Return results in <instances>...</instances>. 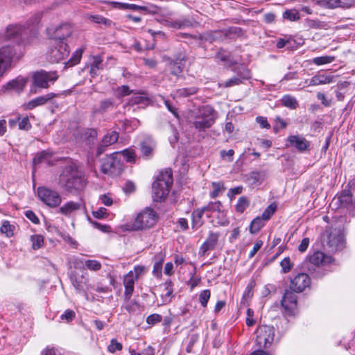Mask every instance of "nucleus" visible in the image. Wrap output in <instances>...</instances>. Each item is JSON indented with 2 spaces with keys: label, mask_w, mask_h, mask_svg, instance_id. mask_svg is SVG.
Listing matches in <instances>:
<instances>
[{
  "label": "nucleus",
  "mask_w": 355,
  "mask_h": 355,
  "mask_svg": "<svg viewBox=\"0 0 355 355\" xmlns=\"http://www.w3.org/2000/svg\"><path fill=\"white\" fill-rule=\"evenodd\" d=\"M241 83H243L241 82V79L239 78V77H237V76H235L232 78H230L229 80L224 82L223 83H219V86L224 87H230L239 85Z\"/></svg>",
  "instance_id": "obj_52"
},
{
  "label": "nucleus",
  "mask_w": 355,
  "mask_h": 355,
  "mask_svg": "<svg viewBox=\"0 0 355 355\" xmlns=\"http://www.w3.org/2000/svg\"><path fill=\"white\" fill-rule=\"evenodd\" d=\"M211 292L209 289L202 291L199 293V302L203 307H206L210 298Z\"/></svg>",
  "instance_id": "obj_48"
},
{
  "label": "nucleus",
  "mask_w": 355,
  "mask_h": 355,
  "mask_svg": "<svg viewBox=\"0 0 355 355\" xmlns=\"http://www.w3.org/2000/svg\"><path fill=\"white\" fill-rule=\"evenodd\" d=\"M309 261L315 266L323 263H329L331 261V257L326 256L323 252L318 251L309 257Z\"/></svg>",
  "instance_id": "obj_26"
},
{
  "label": "nucleus",
  "mask_w": 355,
  "mask_h": 355,
  "mask_svg": "<svg viewBox=\"0 0 355 355\" xmlns=\"http://www.w3.org/2000/svg\"><path fill=\"white\" fill-rule=\"evenodd\" d=\"M162 24L164 26L172 27L176 29L185 28L187 27H190L192 26V22L189 19L186 18L177 19L175 21L164 19L162 21Z\"/></svg>",
  "instance_id": "obj_23"
},
{
  "label": "nucleus",
  "mask_w": 355,
  "mask_h": 355,
  "mask_svg": "<svg viewBox=\"0 0 355 355\" xmlns=\"http://www.w3.org/2000/svg\"><path fill=\"white\" fill-rule=\"evenodd\" d=\"M51 157V155L49 153L45 151H42L38 153L33 159V164H37L40 163H46L47 164Z\"/></svg>",
  "instance_id": "obj_45"
},
{
  "label": "nucleus",
  "mask_w": 355,
  "mask_h": 355,
  "mask_svg": "<svg viewBox=\"0 0 355 355\" xmlns=\"http://www.w3.org/2000/svg\"><path fill=\"white\" fill-rule=\"evenodd\" d=\"M335 58L330 55H324L321 57H316L312 60V62L316 65H322L329 64L334 61Z\"/></svg>",
  "instance_id": "obj_46"
},
{
  "label": "nucleus",
  "mask_w": 355,
  "mask_h": 355,
  "mask_svg": "<svg viewBox=\"0 0 355 355\" xmlns=\"http://www.w3.org/2000/svg\"><path fill=\"white\" fill-rule=\"evenodd\" d=\"M311 279L306 273H299L291 279L289 288L294 292L301 293L309 286Z\"/></svg>",
  "instance_id": "obj_13"
},
{
  "label": "nucleus",
  "mask_w": 355,
  "mask_h": 355,
  "mask_svg": "<svg viewBox=\"0 0 355 355\" xmlns=\"http://www.w3.org/2000/svg\"><path fill=\"white\" fill-rule=\"evenodd\" d=\"M173 288L171 286V282L166 284L165 293L161 295L162 303L164 304H168L171 302L173 298Z\"/></svg>",
  "instance_id": "obj_38"
},
{
  "label": "nucleus",
  "mask_w": 355,
  "mask_h": 355,
  "mask_svg": "<svg viewBox=\"0 0 355 355\" xmlns=\"http://www.w3.org/2000/svg\"><path fill=\"white\" fill-rule=\"evenodd\" d=\"M31 125L27 116L22 118L19 122V128L20 130H28Z\"/></svg>",
  "instance_id": "obj_62"
},
{
  "label": "nucleus",
  "mask_w": 355,
  "mask_h": 355,
  "mask_svg": "<svg viewBox=\"0 0 355 355\" xmlns=\"http://www.w3.org/2000/svg\"><path fill=\"white\" fill-rule=\"evenodd\" d=\"M280 266L282 268V272L283 273H287L293 268V263L291 262L290 257H287L281 261Z\"/></svg>",
  "instance_id": "obj_50"
},
{
  "label": "nucleus",
  "mask_w": 355,
  "mask_h": 355,
  "mask_svg": "<svg viewBox=\"0 0 355 355\" xmlns=\"http://www.w3.org/2000/svg\"><path fill=\"white\" fill-rule=\"evenodd\" d=\"M105 3H110L113 5L114 8H118L119 9L125 10L130 9L132 10H142V6L136 5V4H129L125 3H119V2H109V1H103Z\"/></svg>",
  "instance_id": "obj_32"
},
{
  "label": "nucleus",
  "mask_w": 355,
  "mask_h": 355,
  "mask_svg": "<svg viewBox=\"0 0 355 355\" xmlns=\"http://www.w3.org/2000/svg\"><path fill=\"white\" fill-rule=\"evenodd\" d=\"M58 96L57 94L48 93L46 95L38 96L28 101L24 105V107L26 110H33L36 107L42 106L47 103L53 98Z\"/></svg>",
  "instance_id": "obj_16"
},
{
  "label": "nucleus",
  "mask_w": 355,
  "mask_h": 355,
  "mask_svg": "<svg viewBox=\"0 0 355 355\" xmlns=\"http://www.w3.org/2000/svg\"><path fill=\"white\" fill-rule=\"evenodd\" d=\"M172 184V171L167 168L162 171L153 184L154 200L159 202L164 200L168 195Z\"/></svg>",
  "instance_id": "obj_4"
},
{
  "label": "nucleus",
  "mask_w": 355,
  "mask_h": 355,
  "mask_svg": "<svg viewBox=\"0 0 355 355\" xmlns=\"http://www.w3.org/2000/svg\"><path fill=\"white\" fill-rule=\"evenodd\" d=\"M355 0H336L337 8H349L354 6Z\"/></svg>",
  "instance_id": "obj_60"
},
{
  "label": "nucleus",
  "mask_w": 355,
  "mask_h": 355,
  "mask_svg": "<svg viewBox=\"0 0 355 355\" xmlns=\"http://www.w3.org/2000/svg\"><path fill=\"white\" fill-rule=\"evenodd\" d=\"M281 101L284 106L290 109H295L298 105L296 98L290 95H284Z\"/></svg>",
  "instance_id": "obj_35"
},
{
  "label": "nucleus",
  "mask_w": 355,
  "mask_h": 355,
  "mask_svg": "<svg viewBox=\"0 0 355 355\" xmlns=\"http://www.w3.org/2000/svg\"><path fill=\"white\" fill-rule=\"evenodd\" d=\"M250 200L245 196H241L239 198L236 205H235V209L237 212L242 214L249 207Z\"/></svg>",
  "instance_id": "obj_37"
},
{
  "label": "nucleus",
  "mask_w": 355,
  "mask_h": 355,
  "mask_svg": "<svg viewBox=\"0 0 355 355\" xmlns=\"http://www.w3.org/2000/svg\"><path fill=\"white\" fill-rule=\"evenodd\" d=\"M14 225H11L8 220L3 221L0 228L1 232L6 234L7 237H11L14 235Z\"/></svg>",
  "instance_id": "obj_40"
},
{
  "label": "nucleus",
  "mask_w": 355,
  "mask_h": 355,
  "mask_svg": "<svg viewBox=\"0 0 355 355\" xmlns=\"http://www.w3.org/2000/svg\"><path fill=\"white\" fill-rule=\"evenodd\" d=\"M37 193L39 199L49 207H57L62 202L60 193L57 191L46 187H39L37 189Z\"/></svg>",
  "instance_id": "obj_6"
},
{
  "label": "nucleus",
  "mask_w": 355,
  "mask_h": 355,
  "mask_svg": "<svg viewBox=\"0 0 355 355\" xmlns=\"http://www.w3.org/2000/svg\"><path fill=\"white\" fill-rule=\"evenodd\" d=\"M236 76L241 78L243 83V80L250 78V72L248 69L241 67L238 70Z\"/></svg>",
  "instance_id": "obj_57"
},
{
  "label": "nucleus",
  "mask_w": 355,
  "mask_h": 355,
  "mask_svg": "<svg viewBox=\"0 0 355 355\" xmlns=\"http://www.w3.org/2000/svg\"><path fill=\"white\" fill-rule=\"evenodd\" d=\"M75 315L76 314L73 311L67 309L63 314L61 315L60 319L62 320H66L67 322H70L74 318Z\"/></svg>",
  "instance_id": "obj_61"
},
{
  "label": "nucleus",
  "mask_w": 355,
  "mask_h": 355,
  "mask_svg": "<svg viewBox=\"0 0 355 355\" xmlns=\"http://www.w3.org/2000/svg\"><path fill=\"white\" fill-rule=\"evenodd\" d=\"M118 156L119 153L116 152L104 159L101 166V171L103 173L112 176H117L121 173L123 164Z\"/></svg>",
  "instance_id": "obj_5"
},
{
  "label": "nucleus",
  "mask_w": 355,
  "mask_h": 355,
  "mask_svg": "<svg viewBox=\"0 0 355 355\" xmlns=\"http://www.w3.org/2000/svg\"><path fill=\"white\" fill-rule=\"evenodd\" d=\"M142 11L149 14H158L161 12L162 9L154 4H148L145 6H142Z\"/></svg>",
  "instance_id": "obj_55"
},
{
  "label": "nucleus",
  "mask_w": 355,
  "mask_h": 355,
  "mask_svg": "<svg viewBox=\"0 0 355 355\" xmlns=\"http://www.w3.org/2000/svg\"><path fill=\"white\" fill-rule=\"evenodd\" d=\"M89 19L96 24H103L105 26H110L112 21L101 15H91Z\"/></svg>",
  "instance_id": "obj_53"
},
{
  "label": "nucleus",
  "mask_w": 355,
  "mask_h": 355,
  "mask_svg": "<svg viewBox=\"0 0 355 355\" xmlns=\"http://www.w3.org/2000/svg\"><path fill=\"white\" fill-rule=\"evenodd\" d=\"M25 29L19 25H11L7 28L6 36L9 40H15L21 36Z\"/></svg>",
  "instance_id": "obj_27"
},
{
  "label": "nucleus",
  "mask_w": 355,
  "mask_h": 355,
  "mask_svg": "<svg viewBox=\"0 0 355 355\" xmlns=\"http://www.w3.org/2000/svg\"><path fill=\"white\" fill-rule=\"evenodd\" d=\"M275 338V329L272 326L262 325L257 330V343L260 347H269Z\"/></svg>",
  "instance_id": "obj_11"
},
{
  "label": "nucleus",
  "mask_w": 355,
  "mask_h": 355,
  "mask_svg": "<svg viewBox=\"0 0 355 355\" xmlns=\"http://www.w3.org/2000/svg\"><path fill=\"white\" fill-rule=\"evenodd\" d=\"M218 238V233L210 232L206 241L200 248L199 254L205 255L207 251L214 250L217 245Z\"/></svg>",
  "instance_id": "obj_19"
},
{
  "label": "nucleus",
  "mask_w": 355,
  "mask_h": 355,
  "mask_svg": "<svg viewBox=\"0 0 355 355\" xmlns=\"http://www.w3.org/2000/svg\"><path fill=\"white\" fill-rule=\"evenodd\" d=\"M84 52V48L81 47L78 49L72 55L71 58L67 62V65L68 67H73L77 64H78L82 58L83 53Z\"/></svg>",
  "instance_id": "obj_34"
},
{
  "label": "nucleus",
  "mask_w": 355,
  "mask_h": 355,
  "mask_svg": "<svg viewBox=\"0 0 355 355\" xmlns=\"http://www.w3.org/2000/svg\"><path fill=\"white\" fill-rule=\"evenodd\" d=\"M162 320V316L157 313H153L148 315L146 318V322L150 325H155Z\"/></svg>",
  "instance_id": "obj_56"
},
{
  "label": "nucleus",
  "mask_w": 355,
  "mask_h": 355,
  "mask_svg": "<svg viewBox=\"0 0 355 355\" xmlns=\"http://www.w3.org/2000/svg\"><path fill=\"white\" fill-rule=\"evenodd\" d=\"M205 212V211L202 207L193 211L192 214V223L193 228H198L202 225L203 221L202 218Z\"/></svg>",
  "instance_id": "obj_30"
},
{
  "label": "nucleus",
  "mask_w": 355,
  "mask_h": 355,
  "mask_svg": "<svg viewBox=\"0 0 355 355\" xmlns=\"http://www.w3.org/2000/svg\"><path fill=\"white\" fill-rule=\"evenodd\" d=\"M15 55L14 46L7 45L0 49V77L10 67Z\"/></svg>",
  "instance_id": "obj_12"
},
{
  "label": "nucleus",
  "mask_w": 355,
  "mask_h": 355,
  "mask_svg": "<svg viewBox=\"0 0 355 355\" xmlns=\"http://www.w3.org/2000/svg\"><path fill=\"white\" fill-rule=\"evenodd\" d=\"M213 191L210 193V197L211 198H216L218 196L219 193L222 190L225 189L223 184L221 182H212Z\"/></svg>",
  "instance_id": "obj_49"
},
{
  "label": "nucleus",
  "mask_w": 355,
  "mask_h": 355,
  "mask_svg": "<svg viewBox=\"0 0 355 355\" xmlns=\"http://www.w3.org/2000/svg\"><path fill=\"white\" fill-rule=\"evenodd\" d=\"M81 207V204L78 202L69 201L59 208L58 213L70 216Z\"/></svg>",
  "instance_id": "obj_22"
},
{
  "label": "nucleus",
  "mask_w": 355,
  "mask_h": 355,
  "mask_svg": "<svg viewBox=\"0 0 355 355\" xmlns=\"http://www.w3.org/2000/svg\"><path fill=\"white\" fill-rule=\"evenodd\" d=\"M71 281L73 287L78 292L83 293L85 295H87V292L85 288L86 282L83 276L77 277L76 275H71Z\"/></svg>",
  "instance_id": "obj_28"
},
{
  "label": "nucleus",
  "mask_w": 355,
  "mask_h": 355,
  "mask_svg": "<svg viewBox=\"0 0 355 355\" xmlns=\"http://www.w3.org/2000/svg\"><path fill=\"white\" fill-rule=\"evenodd\" d=\"M113 107V103L110 100H104L101 101L98 107H95L93 109L94 114L103 113L106 112L107 110Z\"/></svg>",
  "instance_id": "obj_36"
},
{
  "label": "nucleus",
  "mask_w": 355,
  "mask_h": 355,
  "mask_svg": "<svg viewBox=\"0 0 355 355\" xmlns=\"http://www.w3.org/2000/svg\"><path fill=\"white\" fill-rule=\"evenodd\" d=\"M158 220V215L151 208H146L140 211L132 223L126 224L125 229L128 231L147 230L153 227Z\"/></svg>",
  "instance_id": "obj_3"
},
{
  "label": "nucleus",
  "mask_w": 355,
  "mask_h": 355,
  "mask_svg": "<svg viewBox=\"0 0 355 355\" xmlns=\"http://www.w3.org/2000/svg\"><path fill=\"white\" fill-rule=\"evenodd\" d=\"M331 206L336 207V208H345L351 215L355 216V200H354L349 189L343 190L339 195L333 199Z\"/></svg>",
  "instance_id": "obj_7"
},
{
  "label": "nucleus",
  "mask_w": 355,
  "mask_h": 355,
  "mask_svg": "<svg viewBox=\"0 0 355 355\" xmlns=\"http://www.w3.org/2000/svg\"><path fill=\"white\" fill-rule=\"evenodd\" d=\"M221 207H222V205H221L220 202L216 201V202H211L207 205L203 207L202 208L204 209V210L205 211H210V212L218 211V212H220V209H221Z\"/></svg>",
  "instance_id": "obj_51"
},
{
  "label": "nucleus",
  "mask_w": 355,
  "mask_h": 355,
  "mask_svg": "<svg viewBox=\"0 0 355 355\" xmlns=\"http://www.w3.org/2000/svg\"><path fill=\"white\" fill-rule=\"evenodd\" d=\"M323 243L332 252L341 250L345 247L343 235L337 230L328 232L326 238H324Z\"/></svg>",
  "instance_id": "obj_10"
},
{
  "label": "nucleus",
  "mask_w": 355,
  "mask_h": 355,
  "mask_svg": "<svg viewBox=\"0 0 355 355\" xmlns=\"http://www.w3.org/2000/svg\"><path fill=\"white\" fill-rule=\"evenodd\" d=\"M137 279L133 277L132 271H130L124 277L123 285L125 286L124 295L125 299L129 300L134 291L135 282Z\"/></svg>",
  "instance_id": "obj_20"
},
{
  "label": "nucleus",
  "mask_w": 355,
  "mask_h": 355,
  "mask_svg": "<svg viewBox=\"0 0 355 355\" xmlns=\"http://www.w3.org/2000/svg\"><path fill=\"white\" fill-rule=\"evenodd\" d=\"M281 304L287 314L293 315L297 307L296 295L291 291H286Z\"/></svg>",
  "instance_id": "obj_15"
},
{
  "label": "nucleus",
  "mask_w": 355,
  "mask_h": 355,
  "mask_svg": "<svg viewBox=\"0 0 355 355\" xmlns=\"http://www.w3.org/2000/svg\"><path fill=\"white\" fill-rule=\"evenodd\" d=\"M118 153L119 155H122L128 162H135V151L134 149L127 148Z\"/></svg>",
  "instance_id": "obj_47"
},
{
  "label": "nucleus",
  "mask_w": 355,
  "mask_h": 355,
  "mask_svg": "<svg viewBox=\"0 0 355 355\" xmlns=\"http://www.w3.org/2000/svg\"><path fill=\"white\" fill-rule=\"evenodd\" d=\"M133 95L128 101V105H139L146 106L149 103V98L147 94L144 92H133Z\"/></svg>",
  "instance_id": "obj_24"
},
{
  "label": "nucleus",
  "mask_w": 355,
  "mask_h": 355,
  "mask_svg": "<svg viewBox=\"0 0 355 355\" xmlns=\"http://www.w3.org/2000/svg\"><path fill=\"white\" fill-rule=\"evenodd\" d=\"M216 114L214 110L205 105L191 111L188 116V123L199 132L209 128L215 122Z\"/></svg>",
  "instance_id": "obj_1"
},
{
  "label": "nucleus",
  "mask_w": 355,
  "mask_h": 355,
  "mask_svg": "<svg viewBox=\"0 0 355 355\" xmlns=\"http://www.w3.org/2000/svg\"><path fill=\"white\" fill-rule=\"evenodd\" d=\"M47 33L53 40L64 42L67 37L71 35L72 29L69 25L63 24L55 28L53 27L48 28Z\"/></svg>",
  "instance_id": "obj_14"
},
{
  "label": "nucleus",
  "mask_w": 355,
  "mask_h": 355,
  "mask_svg": "<svg viewBox=\"0 0 355 355\" xmlns=\"http://www.w3.org/2000/svg\"><path fill=\"white\" fill-rule=\"evenodd\" d=\"M32 248L33 250H38L44 245V238L40 234H35L31 236Z\"/></svg>",
  "instance_id": "obj_41"
},
{
  "label": "nucleus",
  "mask_w": 355,
  "mask_h": 355,
  "mask_svg": "<svg viewBox=\"0 0 355 355\" xmlns=\"http://www.w3.org/2000/svg\"><path fill=\"white\" fill-rule=\"evenodd\" d=\"M277 209V205L274 203L270 204L268 205L266 209L262 213L261 216L260 217L263 219L265 221L268 220L270 217L274 214Z\"/></svg>",
  "instance_id": "obj_42"
},
{
  "label": "nucleus",
  "mask_w": 355,
  "mask_h": 355,
  "mask_svg": "<svg viewBox=\"0 0 355 355\" xmlns=\"http://www.w3.org/2000/svg\"><path fill=\"white\" fill-rule=\"evenodd\" d=\"M265 220L260 216H257L252 220L250 226V232L252 234H256L264 226Z\"/></svg>",
  "instance_id": "obj_33"
},
{
  "label": "nucleus",
  "mask_w": 355,
  "mask_h": 355,
  "mask_svg": "<svg viewBox=\"0 0 355 355\" xmlns=\"http://www.w3.org/2000/svg\"><path fill=\"white\" fill-rule=\"evenodd\" d=\"M132 93L133 91L131 90L127 85H122L121 87H119L116 90V96H118L119 97L128 96Z\"/></svg>",
  "instance_id": "obj_54"
},
{
  "label": "nucleus",
  "mask_w": 355,
  "mask_h": 355,
  "mask_svg": "<svg viewBox=\"0 0 355 355\" xmlns=\"http://www.w3.org/2000/svg\"><path fill=\"white\" fill-rule=\"evenodd\" d=\"M92 215L95 218H98V219L104 218L107 215V210L104 207H100L98 210L93 211H92Z\"/></svg>",
  "instance_id": "obj_63"
},
{
  "label": "nucleus",
  "mask_w": 355,
  "mask_h": 355,
  "mask_svg": "<svg viewBox=\"0 0 355 355\" xmlns=\"http://www.w3.org/2000/svg\"><path fill=\"white\" fill-rule=\"evenodd\" d=\"M289 146L295 148L300 152H304L309 149L310 143L302 135H291L287 138Z\"/></svg>",
  "instance_id": "obj_17"
},
{
  "label": "nucleus",
  "mask_w": 355,
  "mask_h": 355,
  "mask_svg": "<svg viewBox=\"0 0 355 355\" xmlns=\"http://www.w3.org/2000/svg\"><path fill=\"white\" fill-rule=\"evenodd\" d=\"M69 53V46L64 42L52 40L51 47L48 51L49 56L52 62H58L65 59Z\"/></svg>",
  "instance_id": "obj_9"
},
{
  "label": "nucleus",
  "mask_w": 355,
  "mask_h": 355,
  "mask_svg": "<svg viewBox=\"0 0 355 355\" xmlns=\"http://www.w3.org/2000/svg\"><path fill=\"white\" fill-rule=\"evenodd\" d=\"M332 77L324 74H318L311 78L310 80V85L316 86L324 85L331 83Z\"/></svg>",
  "instance_id": "obj_29"
},
{
  "label": "nucleus",
  "mask_w": 355,
  "mask_h": 355,
  "mask_svg": "<svg viewBox=\"0 0 355 355\" xmlns=\"http://www.w3.org/2000/svg\"><path fill=\"white\" fill-rule=\"evenodd\" d=\"M170 70L171 73L173 75H175L176 76L181 74L182 72V67L180 65V63L178 62H171L170 63Z\"/></svg>",
  "instance_id": "obj_59"
},
{
  "label": "nucleus",
  "mask_w": 355,
  "mask_h": 355,
  "mask_svg": "<svg viewBox=\"0 0 355 355\" xmlns=\"http://www.w3.org/2000/svg\"><path fill=\"white\" fill-rule=\"evenodd\" d=\"M26 83V78L18 77L15 80L8 82L3 87L6 90H12L19 93L24 90Z\"/></svg>",
  "instance_id": "obj_21"
},
{
  "label": "nucleus",
  "mask_w": 355,
  "mask_h": 355,
  "mask_svg": "<svg viewBox=\"0 0 355 355\" xmlns=\"http://www.w3.org/2000/svg\"><path fill=\"white\" fill-rule=\"evenodd\" d=\"M60 187L71 192L73 190H81L85 186L82 173L76 166L71 165L64 168L59 179Z\"/></svg>",
  "instance_id": "obj_2"
},
{
  "label": "nucleus",
  "mask_w": 355,
  "mask_h": 355,
  "mask_svg": "<svg viewBox=\"0 0 355 355\" xmlns=\"http://www.w3.org/2000/svg\"><path fill=\"white\" fill-rule=\"evenodd\" d=\"M119 139V133L116 131L108 132L103 137L101 144L97 148V155H101L107 146L115 144Z\"/></svg>",
  "instance_id": "obj_18"
},
{
  "label": "nucleus",
  "mask_w": 355,
  "mask_h": 355,
  "mask_svg": "<svg viewBox=\"0 0 355 355\" xmlns=\"http://www.w3.org/2000/svg\"><path fill=\"white\" fill-rule=\"evenodd\" d=\"M197 90V88L194 87L190 88H182L178 89L175 96L178 97H186L196 94Z\"/></svg>",
  "instance_id": "obj_44"
},
{
  "label": "nucleus",
  "mask_w": 355,
  "mask_h": 355,
  "mask_svg": "<svg viewBox=\"0 0 355 355\" xmlns=\"http://www.w3.org/2000/svg\"><path fill=\"white\" fill-rule=\"evenodd\" d=\"M84 265L88 270L98 271L101 268V264L96 260H84L80 258L76 259V267H80V264Z\"/></svg>",
  "instance_id": "obj_25"
},
{
  "label": "nucleus",
  "mask_w": 355,
  "mask_h": 355,
  "mask_svg": "<svg viewBox=\"0 0 355 355\" xmlns=\"http://www.w3.org/2000/svg\"><path fill=\"white\" fill-rule=\"evenodd\" d=\"M58 77L59 76L55 71H46L41 70L33 73V83L36 87L47 89L49 87V84L55 83Z\"/></svg>",
  "instance_id": "obj_8"
},
{
  "label": "nucleus",
  "mask_w": 355,
  "mask_h": 355,
  "mask_svg": "<svg viewBox=\"0 0 355 355\" xmlns=\"http://www.w3.org/2000/svg\"><path fill=\"white\" fill-rule=\"evenodd\" d=\"M242 191H243V187L242 186H239V187H236L231 188L229 190L228 193H227V196L230 199H232L233 198L235 197V196L241 193Z\"/></svg>",
  "instance_id": "obj_64"
},
{
  "label": "nucleus",
  "mask_w": 355,
  "mask_h": 355,
  "mask_svg": "<svg viewBox=\"0 0 355 355\" xmlns=\"http://www.w3.org/2000/svg\"><path fill=\"white\" fill-rule=\"evenodd\" d=\"M122 345L116 339H112L110 344L107 347L108 351L111 353H114L116 351H120L122 349Z\"/></svg>",
  "instance_id": "obj_58"
},
{
  "label": "nucleus",
  "mask_w": 355,
  "mask_h": 355,
  "mask_svg": "<svg viewBox=\"0 0 355 355\" xmlns=\"http://www.w3.org/2000/svg\"><path fill=\"white\" fill-rule=\"evenodd\" d=\"M282 17L284 19H288L291 21H295L300 19L299 12L294 9L285 10L282 15Z\"/></svg>",
  "instance_id": "obj_39"
},
{
  "label": "nucleus",
  "mask_w": 355,
  "mask_h": 355,
  "mask_svg": "<svg viewBox=\"0 0 355 355\" xmlns=\"http://www.w3.org/2000/svg\"><path fill=\"white\" fill-rule=\"evenodd\" d=\"M154 148L155 145L152 142L144 141L141 144V152L146 159L153 156Z\"/></svg>",
  "instance_id": "obj_31"
},
{
  "label": "nucleus",
  "mask_w": 355,
  "mask_h": 355,
  "mask_svg": "<svg viewBox=\"0 0 355 355\" xmlns=\"http://www.w3.org/2000/svg\"><path fill=\"white\" fill-rule=\"evenodd\" d=\"M102 59L99 56H95L93 58V62L91 65L90 73L92 76H95L97 73V71L102 68Z\"/></svg>",
  "instance_id": "obj_43"
}]
</instances>
